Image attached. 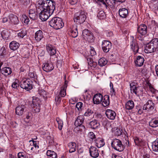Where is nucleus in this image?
<instances>
[{"mask_svg": "<svg viewBox=\"0 0 158 158\" xmlns=\"http://www.w3.org/2000/svg\"><path fill=\"white\" fill-rule=\"evenodd\" d=\"M36 4L38 9L47 10L51 11H54L55 9V2L51 0H39Z\"/></svg>", "mask_w": 158, "mask_h": 158, "instance_id": "1", "label": "nucleus"}, {"mask_svg": "<svg viewBox=\"0 0 158 158\" xmlns=\"http://www.w3.org/2000/svg\"><path fill=\"white\" fill-rule=\"evenodd\" d=\"M126 143L123 145L120 140L119 139H115L112 140L111 145L112 147L114 149L119 152H122L124 149V146L128 147L129 146V142L126 140Z\"/></svg>", "mask_w": 158, "mask_h": 158, "instance_id": "2", "label": "nucleus"}, {"mask_svg": "<svg viewBox=\"0 0 158 158\" xmlns=\"http://www.w3.org/2000/svg\"><path fill=\"white\" fill-rule=\"evenodd\" d=\"M49 24L56 30L62 28L64 26V23L62 20L58 17L52 18L49 22Z\"/></svg>", "mask_w": 158, "mask_h": 158, "instance_id": "3", "label": "nucleus"}, {"mask_svg": "<svg viewBox=\"0 0 158 158\" xmlns=\"http://www.w3.org/2000/svg\"><path fill=\"white\" fill-rule=\"evenodd\" d=\"M30 102L32 108V111L33 113L39 112L40 109V101L39 98L37 97H33L32 100Z\"/></svg>", "mask_w": 158, "mask_h": 158, "instance_id": "4", "label": "nucleus"}, {"mask_svg": "<svg viewBox=\"0 0 158 158\" xmlns=\"http://www.w3.org/2000/svg\"><path fill=\"white\" fill-rule=\"evenodd\" d=\"M86 18L85 12L84 11H81L74 15L73 19L75 22L81 24L85 21Z\"/></svg>", "mask_w": 158, "mask_h": 158, "instance_id": "5", "label": "nucleus"}, {"mask_svg": "<svg viewBox=\"0 0 158 158\" xmlns=\"http://www.w3.org/2000/svg\"><path fill=\"white\" fill-rule=\"evenodd\" d=\"M40 12L39 14L40 19L43 21H46L53 13L54 11H51L47 10H40Z\"/></svg>", "mask_w": 158, "mask_h": 158, "instance_id": "6", "label": "nucleus"}, {"mask_svg": "<svg viewBox=\"0 0 158 158\" xmlns=\"http://www.w3.org/2000/svg\"><path fill=\"white\" fill-rule=\"evenodd\" d=\"M130 86L131 93H134L136 95H138V94L142 92V88L139 86L135 82L131 83Z\"/></svg>", "mask_w": 158, "mask_h": 158, "instance_id": "7", "label": "nucleus"}, {"mask_svg": "<svg viewBox=\"0 0 158 158\" xmlns=\"http://www.w3.org/2000/svg\"><path fill=\"white\" fill-rule=\"evenodd\" d=\"M32 82L28 80H23L20 82V86L21 88L28 91L32 89Z\"/></svg>", "mask_w": 158, "mask_h": 158, "instance_id": "8", "label": "nucleus"}, {"mask_svg": "<svg viewBox=\"0 0 158 158\" xmlns=\"http://www.w3.org/2000/svg\"><path fill=\"white\" fill-rule=\"evenodd\" d=\"M82 35L84 39L87 40L89 42H92L94 41L93 35L88 30L85 29L83 30Z\"/></svg>", "mask_w": 158, "mask_h": 158, "instance_id": "9", "label": "nucleus"}, {"mask_svg": "<svg viewBox=\"0 0 158 158\" xmlns=\"http://www.w3.org/2000/svg\"><path fill=\"white\" fill-rule=\"evenodd\" d=\"M155 107V104L151 100H149L143 106V110L149 112L152 110Z\"/></svg>", "mask_w": 158, "mask_h": 158, "instance_id": "10", "label": "nucleus"}, {"mask_svg": "<svg viewBox=\"0 0 158 158\" xmlns=\"http://www.w3.org/2000/svg\"><path fill=\"white\" fill-rule=\"evenodd\" d=\"M112 47V44L109 41L104 40L103 41L102 44V47L104 52H107Z\"/></svg>", "mask_w": 158, "mask_h": 158, "instance_id": "11", "label": "nucleus"}, {"mask_svg": "<svg viewBox=\"0 0 158 158\" xmlns=\"http://www.w3.org/2000/svg\"><path fill=\"white\" fill-rule=\"evenodd\" d=\"M147 27L145 25L142 24L138 26L137 32L141 35H145L147 33Z\"/></svg>", "mask_w": 158, "mask_h": 158, "instance_id": "12", "label": "nucleus"}, {"mask_svg": "<svg viewBox=\"0 0 158 158\" xmlns=\"http://www.w3.org/2000/svg\"><path fill=\"white\" fill-rule=\"evenodd\" d=\"M130 46L131 49L134 52V54L138 52L139 47L137 40L133 38L130 43Z\"/></svg>", "mask_w": 158, "mask_h": 158, "instance_id": "13", "label": "nucleus"}, {"mask_svg": "<svg viewBox=\"0 0 158 158\" xmlns=\"http://www.w3.org/2000/svg\"><path fill=\"white\" fill-rule=\"evenodd\" d=\"M89 151L92 157L95 158L98 157L99 155L98 150L95 147L91 146L89 148Z\"/></svg>", "mask_w": 158, "mask_h": 158, "instance_id": "14", "label": "nucleus"}, {"mask_svg": "<svg viewBox=\"0 0 158 158\" xmlns=\"http://www.w3.org/2000/svg\"><path fill=\"white\" fill-rule=\"evenodd\" d=\"M103 100L102 95L100 94H95L93 98V102L94 104H98L100 103Z\"/></svg>", "mask_w": 158, "mask_h": 158, "instance_id": "15", "label": "nucleus"}, {"mask_svg": "<svg viewBox=\"0 0 158 158\" xmlns=\"http://www.w3.org/2000/svg\"><path fill=\"white\" fill-rule=\"evenodd\" d=\"M8 17L10 23L14 24H17L19 23V21L18 17L16 15L11 14Z\"/></svg>", "mask_w": 158, "mask_h": 158, "instance_id": "16", "label": "nucleus"}, {"mask_svg": "<svg viewBox=\"0 0 158 158\" xmlns=\"http://www.w3.org/2000/svg\"><path fill=\"white\" fill-rule=\"evenodd\" d=\"M54 67L51 63H46L42 65L43 70L46 72H48L52 71Z\"/></svg>", "mask_w": 158, "mask_h": 158, "instance_id": "17", "label": "nucleus"}, {"mask_svg": "<svg viewBox=\"0 0 158 158\" xmlns=\"http://www.w3.org/2000/svg\"><path fill=\"white\" fill-rule=\"evenodd\" d=\"M26 108V106L24 105H19L15 109L16 114L19 115H22L23 114Z\"/></svg>", "mask_w": 158, "mask_h": 158, "instance_id": "18", "label": "nucleus"}, {"mask_svg": "<svg viewBox=\"0 0 158 158\" xmlns=\"http://www.w3.org/2000/svg\"><path fill=\"white\" fill-rule=\"evenodd\" d=\"M46 50L50 56H53L56 53V49L50 44H48L46 46Z\"/></svg>", "mask_w": 158, "mask_h": 158, "instance_id": "19", "label": "nucleus"}, {"mask_svg": "<svg viewBox=\"0 0 158 158\" xmlns=\"http://www.w3.org/2000/svg\"><path fill=\"white\" fill-rule=\"evenodd\" d=\"M106 114L108 118L111 120L114 119L116 116L115 112L110 109H107L106 110Z\"/></svg>", "mask_w": 158, "mask_h": 158, "instance_id": "20", "label": "nucleus"}, {"mask_svg": "<svg viewBox=\"0 0 158 158\" xmlns=\"http://www.w3.org/2000/svg\"><path fill=\"white\" fill-rule=\"evenodd\" d=\"M156 51L153 47V45L150 42L146 45L145 47L144 52L146 53H148L154 52Z\"/></svg>", "mask_w": 158, "mask_h": 158, "instance_id": "21", "label": "nucleus"}, {"mask_svg": "<svg viewBox=\"0 0 158 158\" xmlns=\"http://www.w3.org/2000/svg\"><path fill=\"white\" fill-rule=\"evenodd\" d=\"M67 81H65L64 82V84L61 88L60 94L59 95L61 97H64L66 95V91L67 86Z\"/></svg>", "mask_w": 158, "mask_h": 158, "instance_id": "22", "label": "nucleus"}, {"mask_svg": "<svg viewBox=\"0 0 158 158\" xmlns=\"http://www.w3.org/2000/svg\"><path fill=\"white\" fill-rule=\"evenodd\" d=\"M128 10L125 8H120L119 10V14L120 17L125 18L128 15Z\"/></svg>", "mask_w": 158, "mask_h": 158, "instance_id": "23", "label": "nucleus"}, {"mask_svg": "<svg viewBox=\"0 0 158 158\" xmlns=\"http://www.w3.org/2000/svg\"><path fill=\"white\" fill-rule=\"evenodd\" d=\"M29 16L32 20L35 19L37 17V13L35 9H30L28 11Z\"/></svg>", "mask_w": 158, "mask_h": 158, "instance_id": "24", "label": "nucleus"}, {"mask_svg": "<svg viewBox=\"0 0 158 158\" xmlns=\"http://www.w3.org/2000/svg\"><path fill=\"white\" fill-rule=\"evenodd\" d=\"M19 43L15 41H13L10 43L9 47L10 49L15 51L19 48Z\"/></svg>", "mask_w": 158, "mask_h": 158, "instance_id": "25", "label": "nucleus"}, {"mask_svg": "<svg viewBox=\"0 0 158 158\" xmlns=\"http://www.w3.org/2000/svg\"><path fill=\"white\" fill-rule=\"evenodd\" d=\"M95 145L98 148H101L105 145V142L104 140L102 138H98L94 140Z\"/></svg>", "mask_w": 158, "mask_h": 158, "instance_id": "26", "label": "nucleus"}, {"mask_svg": "<svg viewBox=\"0 0 158 158\" xmlns=\"http://www.w3.org/2000/svg\"><path fill=\"white\" fill-rule=\"evenodd\" d=\"M144 60L143 57L140 56H138L137 57L136 60L135 61V64L136 66L140 67L143 65Z\"/></svg>", "mask_w": 158, "mask_h": 158, "instance_id": "27", "label": "nucleus"}, {"mask_svg": "<svg viewBox=\"0 0 158 158\" xmlns=\"http://www.w3.org/2000/svg\"><path fill=\"white\" fill-rule=\"evenodd\" d=\"M43 37V33L41 31L39 30L35 33V38L37 41H40Z\"/></svg>", "mask_w": 158, "mask_h": 158, "instance_id": "28", "label": "nucleus"}, {"mask_svg": "<svg viewBox=\"0 0 158 158\" xmlns=\"http://www.w3.org/2000/svg\"><path fill=\"white\" fill-rule=\"evenodd\" d=\"M1 72L5 76H7L11 73L12 71L10 68L8 67H5L2 69Z\"/></svg>", "mask_w": 158, "mask_h": 158, "instance_id": "29", "label": "nucleus"}, {"mask_svg": "<svg viewBox=\"0 0 158 158\" xmlns=\"http://www.w3.org/2000/svg\"><path fill=\"white\" fill-rule=\"evenodd\" d=\"M71 32V36L75 38L77 36L78 31L77 25L75 24L73 26Z\"/></svg>", "mask_w": 158, "mask_h": 158, "instance_id": "30", "label": "nucleus"}, {"mask_svg": "<svg viewBox=\"0 0 158 158\" xmlns=\"http://www.w3.org/2000/svg\"><path fill=\"white\" fill-rule=\"evenodd\" d=\"M84 120V118L82 116H78L77 119L75 120V125L76 126V128H78L79 126L82 124Z\"/></svg>", "mask_w": 158, "mask_h": 158, "instance_id": "31", "label": "nucleus"}, {"mask_svg": "<svg viewBox=\"0 0 158 158\" xmlns=\"http://www.w3.org/2000/svg\"><path fill=\"white\" fill-rule=\"evenodd\" d=\"M91 127L93 129L98 128L100 126V123L97 120H94L90 122Z\"/></svg>", "mask_w": 158, "mask_h": 158, "instance_id": "32", "label": "nucleus"}, {"mask_svg": "<svg viewBox=\"0 0 158 158\" xmlns=\"http://www.w3.org/2000/svg\"><path fill=\"white\" fill-rule=\"evenodd\" d=\"M68 146L69 148V152L70 153L73 152L75 151L76 149V144L74 142H70L68 144Z\"/></svg>", "mask_w": 158, "mask_h": 158, "instance_id": "33", "label": "nucleus"}, {"mask_svg": "<svg viewBox=\"0 0 158 158\" xmlns=\"http://www.w3.org/2000/svg\"><path fill=\"white\" fill-rule=\"evenodd\" d=\"M134 106V103L132 100H129L126 103L125 107L128 110H131Z\"/></svg>", "mask_w": 158, "mask_h": 158, "instance_id": "34", "label": "nucleus"}, {"mask_svg": "<svg viewBox=\"0 0 158 158\" xmlns=\"http://www.w3.org/2000/svg\"><path fill=\"white\" fill-rule=\"evenodd\" d=\"M47 156H49V158H57L56 153L53 151L48 150L46 152Z\"/></svg>", "mask_w": 158, "mask_h": 158, "instance_id": "35", "label": "nucleus"}, {"mask_svg": "<svg viewBox=\"0 0 158 158\" xmlns=\"http://www.w3.org/2000/svg\"><path fill=\"white\" fill-rule=\"evenodd\" d=\"M150 126L152 127H156L158 126V118H153L149 122Z\"/></svg>", "mask_w": 158, "mask_h": 158, "instance_id": "36", "label": "nucleus"}, {"mask_svg": "<svg viewBox=\"0 0 158 158\" xmlns=\"http://www.w3.org/2000/svg\"><path fill=\"white\" fill-rule=\"evenodd\" d=\"M1 35L3 39L7 40L9 36V33L7 30L4 29L1 32Z\"/></svg>", "mask_w": 158, "mask_h": 158, "instance_id": "37", "label": "nucleus"}, {"mask_svg": "<svg viewBox=\"0 0 158 158\" xmlns=\"http://www.w3.org/2000/svg\"><path fill=\"white\" fill-rule=\"evenodd\" d=\"M102 105L105 107L109 104V97L108 95H106L104 97V99L102 100Z\"/></svg>", "mask_w": 158, "mask_h": 158, "instance_id": "38", "label": "nucleus"}, {"mask_svg": "<svg viewBox=\"0 0 158 158\" xmlns=\"http://www.w3.org/2000/svg\"><path fill=\"white\" fill-rule=\"evenodd\" d=\"M156 50L158 48V39H152L150 42Z\"/></svg>", "mask_w": 158, "mask_h": 158, "instance_id": "39", "label": "nucleus"}, {"mask_svg": "<svg viewBox=\"0 0 158 158\" xmlns=\"http://www.w3.org/2000/svg\"><path fill=\"white\" fill-rule=\"evenodd\" d=\"M152 147L153 151L155 152L158 151V139H156L152 143Z\"/></svg>", "mask_w": 158, "mask_h": 158, "instance_id": "40", "label": "nucleus"}, {"mask_svg": "<svg viewBox=\"0 0 158 158\" xmlns=\"http://www.w3.org/2000/svg\"><path fill=\"white\" fill-rule=\"evenodd\" d=\"M31 141H32L33 142L32 145L33 147L31 148V150L32 151H36V150L38 149L39 148L37 142L34 141V140H31L30 141V142Z\"/></svg>", "mask_w": 158, "mask_h": 158, "instance_id": "41", "label": "nucleus"}, {"mask_svg": "<svg viewBox=\"0 0 158 158\" xmlns=\"http://www.w3.org/2000/svg\"><path fill=\"white\" fill-rule=\"evenodd\" d=\"M116 0H106V5L108 6L107 4L109 6H110L111 7H113L115 6V3ZM108 6L107 7V8Z\"/></svg>", "mask_w": 158, "mask_h": 158, "instance_id": "42", "label": "nucleus"}, {"mask_svg": "<svg viewBox=\"0 0 158 158\" xmlns=\"http://www.w3.org/2000/svg\"><path fill=\"white\" fill-rule=\"evenodd\" d=\"M107 62V61L106 58H102L99 60L98 64L101 66H103L106 64Z\"/></svg>", "mask_w": 158, "mask_h": 158, "instance_id": "43", "label": "nucleus"}, {"mask_svg": "<svg viewBox=\"0 0 158 158\" xmlns=\"http://www.w3.org/2000/svg\"><path fill=\"white\" fill-rule=\"evenodd\" d=\"M97 16L100 19H105L106 17V15L105 12L102 10L99 11L97 15Z\"/></svg>", "mask_w": 158, "mask_h": 158, "instance_id": "44", "label": "nucleus"}, {"mask_svg": "<svg viewBox=\"0 0 158 158\" xmlns=\"http://www.w3.org/2000/svg\"><path fill=\"white\" fill-rule=\"evenodd\" d=\"M27 34L26 30L25 29H22L19 31L18 35L21 38H23Z\"/></svg>", "mask_w": 158, "mask_h": 158, "instance_id": "45", "label": "nucleus"}, {"mask_svg": "<svg viewBox=\"0 0 158 158\" xmlns=\"http://www.w3.org/2000/svg\"><path fill=\"white\" fill-rule=\"evenodd\" d=\"M56 120L58 124V128L60 130H61L62 128L63 123V121L59 118H57Z\"/></svg>", "mask_w": 158, "mask_h": 158, "instance_id": "46", "label": "nucleus"}, {"mask_svg": "<svg viewBox=\"0 0 158 158\" xmlns=\"http://www.w3.org/2000/svg\"><path fill=\"white\" fill-rule=\"evenodd\" d=\"M83 104L81 102L77 103L76 105V107L78 111H80L82 110L83 109Z\"/></svg>", "mask_w": 158, "mask_h": 158, "instance_id": "47", "label": "nucleus"}, {"mask_svg": "<svg viewBox=\"0 0 158 158\" xmlns=\"http://www.w3.org/2000/svg\"><path fill=\"white\" fill-rule=\"evenodd\" d=\"M21 20L22 22H23L26 24H28L30 21L28 17L25 15H22V18Z\"/></svg>", "mask_w": 158, "mask_h": 158, "instance_id": "48", "label": "nucleus"}, {"mask_svg": "<svg viewBox=\"0 0 158 158\" xmlns=\"http://www.w3.org/2000/svg\"><path fill=\"white\" fill-rule=\"evenodd\" d=\"M6 52L5 48L4 47L2 48L0 50V58H2L6 55Z\"/></svg>", "mask_w": 158, "mask_h": 158, "instance_id": "49", "label": "nucleus"}, {"mask_svg": "<svg viewBox=\"0 0 158 158\" xmlns=\"http://www.w3.org/2000/svg\"><path fill=\"white\" fill-rule=\"evenodd\" d=\"M94 113L92 110L90 109H88L84 114V115L85 116H89L91 115Z\"/></svg>", "mask_w": 158, "mask_h": 158, "instance_id": "50", "label": "nucleus"}, {"mask_svg": "<svg viewBox=\"0 0 158 158\" xmlns=\"http://www.w3.org/2000/svg\"><path fill=\"white\" fill-rule=\"evenodd\" d=\"M19 81L18 80H16L12 84V87L15 89H16L18 87H19Z\"/></svg>", "mask_w": 158, "mask_h": 158, "instance_id": "51", "label": "nucleus"}, {"mask_svg": "<svg viewBox=\"0 0 158 158\" xmlns=\"http://www.w3.org/2000/svg\"><path fill=\"white\" fill-rule=\"evenodd\" d=\"M123 131L121 129L117 128L114 131V134L115 135L118 136L122 135Z\"/></svg>", "mask_w": 158, "mask_h": 158, "instance_id": "52", "label": "nucleus"}, {"mask_svg": "<svg viewBox=\"0 0 158 158\" xmlns=\"http://www.w3.org/2000/svg\"><path fill=\"white\" fill-rule=\"evenodd\" d=\"M31 113H28L27 115L26 118H24V120L26 122L28 123L31 119Z\"/></svg>", "mask_w": 158, "mask_h": 158, "instance_id": "53", "label": "nucleus"}, {"mask_svg": "<svg viewBox=\"0 0 158 158\" xmlns=\"http://www.w3.org/2000/svg\"><path fill=\"white\" fill-rule=\"evenodd\" d=\"M147 88L152 93H154L155 92V89L152 87V85L150 83H147Z\"/></svg>", "mask_w": 158, "mask_h": 158, "instance_id": "54", "label": "nucleus"}, {"mask_svg": "<svg viewBox=\"0 0 158 158\" xmlns=\"http://www.w3.org/2000/svg\"><path fill=\"white\" fill-rule=\"evenodd\" d=\"M19 2L22 5H27L30 3V0H19Z\"/></svg>", "mask_w": 158, "mask_h": 158, "instance_id": "55", "label": "nucleus"}, {"mask_svg": "<svg viewBox=\"0 0 158 158\" xmlns=\"http://www.w3.org/2000/svg\"><path fill=\"white\" fill-rule=\"evenodd\" d=\"M87 61L89 65L90 66H93V64H95V62H94L93 61L92 59L90 57H88L87 58Z\"/></svg>", "mask_w": 158, "mask_h": 158, "instance_id": "56", "label": "nucleus"}, {"mask_svg": "<svg viewBox=\"0 0 158 158\" xmlns=\"http://www.w3.org/2000/svg\"><path fill=\"white\" fill-rule=\"evenodd\" d=\"M90 55L91 56L95 55L96 54V52L94 48L93 47H90Z\"/></svg>", "mask_w": 158, "mask_h": 158, "instance_id": "57", "label": "nucleus"}, {"mask_svg": "<svg viewBox=\"0 0 158 158\" xmlns=\"http://www.w3.org/2000/svg\"><path fill=\"white\" fill-rule=\"evenodd\" d=\"M61 97L59 95L56 96L55 97V100L56 104H59L61 100Z\"/></svg>", "mask_w": 158, "mask_h": 158, "instance_id": "58", "label": "nucleus"}, {"mask_svg": "<svg viewBox=\"0 0 158 158\" xmlns=\"http://www.w3.org/2000/svg\"><path fill=\"white\" fill-rule=\"evenodd\" d=\"M28 76L29 77L35 79L37 77L36 74L34 72H29L28 74Z\"/></svg>", "mask_w": 158, "mask_h": 158, "instance_id": "59", "label": "nucleus"}, {"mask_svg": "<svg viewBox=\"0 0 158 158\" xmlns=\"http://www.w3.org/2000/svg\"><path fill=\"white\" fill-rule=\"evenodd\" d=\"M89 137L91 139L93 140L95 138V136L94 133L92 132H90L88 134Z\"/></svg>", "mask_w": 158, "mask_h": 158, "instance_id": "60", "label": "nucleus"}, {"mask_svg": "<svg viewBox=\"0 0 158 158\" xmlns=\"http://www.w3.org/2000/svg\"><path fill=\"white\" fill-rule=\"evenodd\" d=\"M18 158H26V157L23 152H20L18 153Z\"/></svg>", "mask_w": 158, "mask_h": 158, "instance_id": "61", "label": "nucleus"}, {"mask_svg": "<svg viewBox=\"0 0 158 158\" xmlns=\"http://www.w3.org/2000/svg\"><path fill=\"white\" fill-rule=\"evenodd\" d=\"M134 142L135 143V144L137 145L141 146V144H140V141L139 138H135L134 140Z\"/></svg>", "mask_w": 158, "mask_h": 158, "instance_id": "62", "label": "nucleus"}, {"mask_svg": "<svg viewBox=\"0 0 158 158\" xmlns=\"http://www.w3.org/2000/svg\"><path fill=\"white\" fill-rule=\"evenodd\" d=\"M78 0H69V2L72 5L76 4Z\"/></svg>", "mask_w": 158, "mask_h": 158, "instance_id": "63", "label": "nucleus"}, {"mask_svg": "<svg viewBox=\"0 0 158 158\" xmlns=\"http://www.w3.org/2000/svg\"><path fill=\"white\" fill-rule=\"evenodd\" d=\"M106 34L107 36L110 37L113 35V32L111 31H107L106 32Z\"/></svg>", "mask_w": 158, "mask_h": 158, "instance_id": "64", "label": "nucleus"}]
</instances>
